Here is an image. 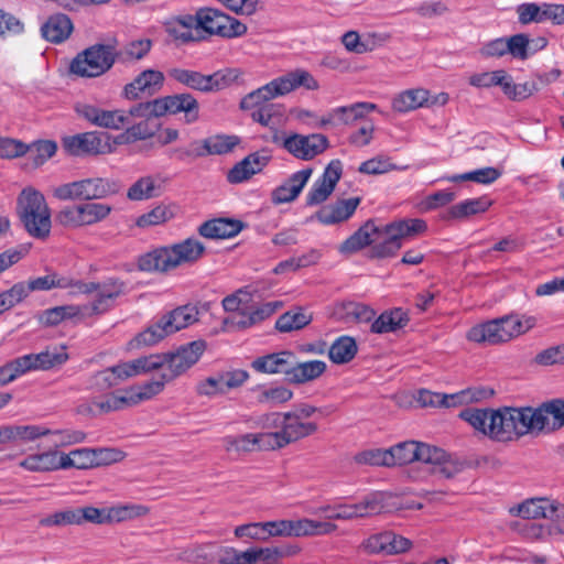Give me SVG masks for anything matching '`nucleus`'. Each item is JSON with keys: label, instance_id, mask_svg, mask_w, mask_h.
<instances>
[{"label": "nucleus", "instance_id": "nucleus-1", "mask_svg": "<svg viewBox=\"0 0 564 564\" xmlns=\"http://www.w3.org/2000/svg\"><path fill=\"white\" fill-rule=\"evenodd\" d=\"M459 417L492 441L510 442L527 434L550 433L564 426V400L553 399L538 408H468L459 413Z\"/></svg>", "mask_w": 564, "mask_h": 564}, {"label": "nucleus", "instance_id": "nucleus-2", "mask_svg": "<svg viewBox=\"0 0 564 564\" xmlns=\"http://www.w3.org/2000/svg\"><path fill=\"white\" fill-rule=\"evenodd\" d=\"M205 252V246L195 238H187L172 246L153 249L142 254L138 268L144 272L166 273L182 264L198 261Z\"/></svg>", "mask_w": 564, "mask_h": 564}, {"label": "nucleus", "instance_id": "nucleus-3", "mask_svg": "<svg viewBox=\"0 0 564 564\" xmlns=\"http://www.w3.org/2000/svg\"><path fill=\"white\" fill-rule=\"evenodd\" d=\"M299 87L315 90L319 86L310 72L297 68L276 77L262 87L249 93L241 99L240 108L243 110H254L262 105H267L269 100L285 96Z\"/></svg>", "mask_w": 564, "mask_h": 564}, {"label": "nucleus", "instance_id": "nucleus-4", "mask_svg": "<svg viewBox=\"0 0 564 564\" xmlns=\"http://www.w3.org/2000/svg\"><path fill=\"white\" fill-rule=\"evenodd\" d=\"M198 321V310L193 305H183L172 310L155 319L141 333L133 344L135 347L153 346L165 337L188 327Z\"/></svg>", "mask_w": 564, "mask_h": 564}, {"label": "nucleus", "instance_id": "nucleus-5", "mask_svg": "<svg viewBox=\"0 0 564 564\" xmlns=\"http://www.w3.org/2000/svg\"><path fill=\"white\" fill-rule=\"evenodd\" d=\"M127 284L119 278H107L100 292L93 293L89 303L83 305H61L59 311L63 319H85L98 316L110 311L116 301L126 293Z\"/></svg>", "mask_w": 564, "mask_h": 564}, {"label": "nucleus", "instance_id": "nucleus-6", "mask_svg": "<svg viewBox=\"0 0 564 564\" xmlns=\"http://www.w3.org/2000/svg\"><path fill=\"white\" fill-rule=\"evenodd\" d=\"M18 208L21 221L32 237H48L52 227L51 213L40 192L33 188L23 189L18 198Z\"/></svg>", "mask_w": 564, "mask_h": 564}, {"label": "nucleus", "instance_id": "nucleus-7", "mask_svg": "<svg viewBox=\"0 0 564 564\" xmlns=\"http://www.w3.org/2000/svg\"><path fill=\"white\" fill-rule=\"evenodd\" d=\"M117 57L118 52L112 44L96 43L73 58L69 70L84 78L99 77L112 68Z\"/></svg>", "mask_w": 564, "mask_h": 564}, {"label": "nucleus", "instance_id": "nucleus-8", "mask_svg": "<svg viewBox=\"0 0 564 564\" xmlns=\"http://www.w3.org/2000/svg\"><path fill=\"white\" fill-rule=\"evenodd\" d=\"M167 75L173 80L202 93L217 91L226 87L229 83L235 82L240 70L237 68H228L218 70L210 75H204L196 70L185 68H171Z\"/></svg>", "mask_w": 564, "mask_h": 564}, {"label": "nucleus", "instance_id": "nucleus-9", "mask_svg": "<svg viewBox=\"0 0 564 564\" xmlns=\"http://www.w3.org/2000/svg\"><path fill=\"white\" fill-rule=\"evenodd\" d=\"M117 184L107 178H85L63 184L54 189V196L61 200L99 199L117 193Z\"/></svg>", "mask_w": 564, "mask_h": 564}, {"label": "nucleus", "instance_id": "nucleus-10", "mask_svg": "<svg viewBox=\"0 0 564 564\" xmlns=\"http://www.w3.org/2000/svg\"><path fill=\"white\" fill-rule=\"evenodd\" d=\"M204 340H195L177 347L175 350L163 352L164 372L161 378L164 381H173L192 368L205 351Z\"/></svg>", "mask_w": 564, "mask_h": 564}, {"label": "nucleus", "instance_id": "nucleus-11", "mask_svg": "<svg viewBox=\"0 0 564 564\" xmlns=\"http://www.w3.org/2000/svg\"><path fill=\"white\" fill-rule=\"evenodd\" d=\"M199 32L204 31L209 35L235 39L245 35L248 31L246 24L216 9H199Z\"/></svg>", "mask_w": 564, "mask_h": 564}, {"label": "nucleus", "instance_id": "nucleus-12", "mask_svg": "<svg viewBox=\"0 0 564 564\" xmlns=\"http://www.w3.org/2000/svg\"><path fill=\"white\" fill-rule=\"evenodd\" d=\"M509 315H503L474 325L466 334L469 341L496 346L511 341L514 339Z\"/></svg>", "mask_w": 564, "mask_h": 564}, {"label": "nucleus", "instance_id": "nucleus-13", "mask_svg": "<svg viewBox=\"0 0 564 564\" xmlns=\"http://www.w3.org/2000/svg\"><path fill=\"white\" fill-rule=\"evenodd\" d=\"M384 228L386 241L373 248V254L377 258L393 256L401 248L402 238L422 234L427 226L423 219H405L389 224Z\"/></svg>", "mask_w": 564, "mask_h": 564}, {"label": "nucleus", "instance_id": "nucleus-14", "mask_svg": "<svg viewBox=\"0 0 564 564\" xmlns=\"http://www.w3.org/2000/svg\"><path fill=\"white\" fill-rule=\"evenodd\" d=\"M63 148L70 155H98L112 151L110 137L106 133L89 131L63 138Z\"/></svg>", "mask_w": 564, "mask_h": 564}, {"label": "nucleus", "instance_id": "nucleus-15", "mask_svg": "<svg viewBox=\"0 0 564 564\" xmlns=\"http://www.w3.org/2000/svg\"><path fill=\"white\" fill-rule=\"evenodd\" d=\"M74 109L78 117L96 127L119 130L129 124V115L126 110H107L87 102H77Z\"/></svg>", "mask_w": 564, "mask_h": 564}, {"label": "nucleus", "instance_id": "nucleus-16", "mask_svg": "<svg viewBox=\"0 0 564 564\" xmlns=\"http://www.w3.org/2000/svg\"><path fill=\"white\" fill-rule=\"evenodd\" d=\"M316 430L317 425L315 423L303 421L297 415L286 412L284 413L282 430L269 432V440L272 442L273 449L282 448L300 438L310 436Z\"/></svg>", "mask_w": 564, "mask_h": 564}, {"label": "nucleus", "instance_id": "nucleus-17", "mask_svg": "<svg viewBox=\"0 0 564 564\" xmlns=\"http://www.w3.org/2000/svg\"><path fill=\"white\" fill-rule=\"evenodd\" d=\"M518 516L524 519H551L564 533V505L547 498L528 499L518 506Z\"/></svg>", "mask_w": 564, "mask_h": 564}, {"label": "nucleus", "instance_id": "nucleus-18", "mask_svg": "<svg viewBox=\"0 0 564 564\" xmlns=\"http://www.w3.org/2000/svg\"><path fill=\"white\" fill-rule=\"evenodd\" d=\"M282 145L294 158L308 161L328 148V139L319 133L310 135L294 133L285 138Z\"/></svg>", "mask_w": 564, "mask_h": 564}, {"label": "nucleus", "instance_id": "nucleus-19", "mask_svg": "<svg viewBox=\"0 0 564 564\" xmlns=\"http://www.w3.org/2000/svg\"><path fill=\"white\" fill-rule=\"evenodd\" d=\"M384 232V227H378L372 220H368L338 247V251L341 254L348 256L358 252L367 246L372 245V248H375L380 242L386 241ZM371 251L373 252V249ZM372 256L376 257L373 253Z\"/></svg>", "mask_w": 564, "mask_h": 564}, {"label": "nucleus", "instance_id": "nucleus-20", "mask_svg": "<svg viewBox=\"0 0 564 564\" xmlns=\"http://www.w3.org/2000/svg\"><path fill=\"white\" fill-rule=\"evenodd\" d=\"M341 162L339 160L332 161L325 169L323 175L312 185L306 195V204L314 206L324 203L335 189L337 182L341 176Z\"/></svg>", "mask_w": 564, "mask_h": 564}, {"label": "nucleus", "instance_id": "nucleus-21", "mask_svg": "<svg viewBox=\"0 0 564 564\" xmlns=\"http://www.w3.org/2000/svg\"><path fill=\"white\" fill-rule=\"evenodd\" d=\"M164 75L160 70L145 69L140 73L131 83L123 88V95L127 99L135 100L152 96L162 88Z\"/></svg>", "mask_w": 564, "mask_h": 564}, {"label": "nucleus", "instance_id": "nucleus-22", "mask_svg": "<svg viewBox=\"0 0 564 564\" xmlns=\"http://www.w3.org/2000/svg\"><path fill=\"white\" fill-rule=\"evenodd\" d=\"M162 116L184 113L186 123H194L199 118V104L189 93L160 97Z\"/></svg>", "mask_w": 564, "mask_h": 564}, {"label": "nucleus", "instance_id": "nucleus-23", "mask_svg": "<svg viewBox=\"0 0 564 564\" xmlns=\"http://www.w3.org/2000/svg\"><path fill=\"white\" fill-rule=\"evenodd\" d=\"M281 306L282 303L279 301L267 302L261 305H254L249 301L248 308L245 313L230 315L225 319V324L227 326L245 329L270 317Z\"/></svg>", "mask_w": 564, "mask_h": 564}, {"label": "nucleus", "instance_id": "nucleus-24", "mask_svg": "<svg viewBox=\"0 0 564 564\" xmlns=\"http://www.w3.org/2000/svg\"><path fill=\"white\" fill-rule=\"evenodd\" d=\"M382 509L383 495L373 492L358 503H337V517L344 521L368 518L380 513Z\"/></svg>", "mask_w": 564, "mask_h": 564}, {"label": "nucleus", "instance_id": "nucleus-25", "mask_svg": "<svg viewBox=\"0 0 564 564\" xmlns=\"http://www.w3.org/2000/svg\"><path fill=\"white\" fill-rule=\"evenodd\" d=\"M269 432L248 433L240 436H226L223 440L227 452L247 453L254 449L272 451V442Z\"/></svg>", "mask_w": 564, "mask_h": 564}, {"label": "nucleus", "instance_id": "nucleus-26", "mask_svg": "<svg viewBox=\"0 0 564 564\" xmlns=\"http://www.w3.org/2000/svg\"><path fill=\"white\" fill-rule=\"evenodd\" d=\"M359 203L360 199L358 197L341 199L334 204L323 206L313 218L326 226L339 224L354 215Z\"/></svg>", "mask_w": 564, "mask_h": 564}, {"label": "nucleus", "instance_id": "nucleus-27", "mask_svg": "<svg viewBox=\"0 0 564 564\" xmlns=\"http://www.w3.org/2000/svg\"><path fill=\"white\" fill-rule=\"evenodd\" d=\"M293 364V352L283 350L254 359L252 368L261 373H284L289 376L290 367Z\"/></svg>", "mask_w": 564, "mask_h": 564}, {"label": "nucleus", "instance_id": "nucleus-28", "mask_svg": "<svg viewBox=\"0 0 564 564\" xmlns=\"http://www.w3.org/2000/svg\"><path fill=\"white\" fill-rule=\"evenodd\" d=\"M375 104L370 102H356L350 106H341L333 109L327 116L323 117L318 124H314V127H326L332 124L335 119H338L340 122L347 124L362 118L366 112L372 111L376 109Z\"/></svg>", "mask_w": 564, "mask_h": 564}, {"label": "nucleus", "instance_id": "nucleus-29", "mask_svg": "<svg viewBox=\"0 0 564 564\" xmlns=\"http://www.w3.org/2000/svg\"><path fill=\"white\" fill-rule=\"evenodd\" d=\"M242 229V223L234 219L217 218L203 223L198 232L209 239H227L237 236Z\"/></svg>", "mask_w": 564, "mask_h": 564}, {"label": "nucleus", "instance_id": "nucleus-30", "mask_svg": "<svg viewBox=\"0 0 564 564\" xmlns=\"http://www.w3.org/2000/svg\"><path fill=\"white\" fill-rule=\"evenodd\" d=\"M326 364L322 360L299 362L293 354V364L290 367L288 380L296 384L313 381L321 377L326 371Z\"/></svg>", "mask_w": 564, "mask_h": 564}, {"label": "nucleus", "instance_id": "nucleus-31", "mask_svg": "<svg viewBox=\"0 0 564 564\" xmlns=\"http://www.w3.org/2000/svg\"><path fill=\"white\" fill-rule=\"evenodd\" d=\"M72 31L73 23L65 14L52 15L41 26L42 36L52 43L65 41L70 35Z\"/></svg>", "mask_w": 564, "mask_h": 564}, {"label": "nucleus", "instance_id": "nucleus-32", "mask_svg": "<svg viewBox=\"0 0 564 564\" xmlns=\"http://www.w3.org/2000/svg\"><path fill=\"white\" fill-rule=\"evenodd\" d=\"M409 317L401 308H394L381 313L370 325V332L373 334H387L404 327Z\"/></svg>", "mask_w": 564, "mask_h": 564}, {"label": "nucleus", "instance_id": "nucleus-33", "mask_svg": "<svg viewBox=\"0 0 564 564\" xmlns=\"http://www.w3.org/2000/svg\"><path fill=\"white\" fill-rule=\"evenodd\" d=\"M491 204L492 202L487 196L465 199L453 205L444 218L447 220L465 219L469 216L485 213Z\"/></svg>", "mask_w": 564, "mask_h": 564}, {"label": "nucleus", "instance_id": "nucleus-34", "mask_svg": "<svg viewBox=\"0 0 564 564\" xmlns=\"http://www.w3.org/2000/svg\"><path fill=\"white\" fill-rule=\"evenodd\" d=\"M53 278L54 289L69 290L70 295H91L93 293L100 292L104 285V280L100 282H84L70 275L59 274L57 272H53Z\"/></svg>", "mask_w": 564, "mask_h": 564}, {"label": "nucleus", "instance_id": "nucleus-35", "mask_svg": "<svg viewBox=\"0 0 564 564\" xmlns=\"http://www.w3.org/2000/svg\"><path fill=\"white\" fill-rule=\"evenodd\" d=\"M59 462V453L56 451H48L40 454L29 455L23 460H21L19 465L29 471L44 473L62 469Z\"/></svg>", "mask_w": 564, "mask_h": 564}, {"label": "nucleus", "instance_id": "nucleus-36", "mask_svg": "<svg viewBox=\"0 0 564 564\" xmlns=\"http://www.w3.org/2000/svg\"><path fill=\"white\" fill-rule=\"evenodd\" d=\"M429 91L423 88L409 89L393 98L392 108L398 112H408L427 105Z\"/></svg>", "mask_w": 564, "mask_h": 564}, {"label": "nucleus", "instance_id": "nucleus-37", "mask_svg": "<svg viewBox=\"0 0 564 564\" xmlns=\"http://www.w3.org/2000/svg\"><path fill=\"white\" fill-rule=\"evenodd\" d=\"M312 319V314L302 307H296L282 314L275 322V328L280 333H290L304 328Z\"/></svg>", "mask_w": 564, "mask_h": 564}, {"label": "nucleus", "instance_id": "nucleus-38", "mask_svg": "<svg viewBox=\"0 0 564 564\" xmlns=\"http://www.w3.org/2000/svg\"><path fill=\"white\" fill-rule=\"evenodd\" d=\"M162 186L155 177L148 175L140 177L128 189L127 196L131 200H144L160 196Z\"/></svg>", "mask_w": 564, "mask_h": 564}, {"label": "nucleus", "instance_id": "nucleus-39", "mask_svg": "<svg viewBox=\"0 0 564 564\" xmlns=\"http://www.w3.org/2000/svg\"><path fill=\"white\" fill-rule=\"evenodd\" d=\"M32 366L35 370H48L56 366L65 364L68 355L64 347L47 348L39 354H30Z\"/></svg>", "mask_w": 564, "mask_h": 564}, {"label": "nucleus", "instance_id": "nucleus-40", "mask_svg": "<svg viewBox=\"0 0 564 564\" xmlns=\"http://www.w3.org/2000/svg\"><path fill=\"white\" fill-rule=\"evenodd\" d=\"M417 458L416 462L440 466V471L446 478H451L454 471L448 466L444 465L446 462V454L443 449L417 442Z\"/></svg>", "mask_w": 564, "mask_h": 564}, {"label": "nucleus", "instance_id": "nucleus-41", "mask_svg": "<svg viewBox=\"0 0 564 564\" xmlns=\"http://www.w3.org/2000/svg\"><path fill=\"white\" fill-rule=\"evenodd\" d=\"M124 379H128V376L123 365L120 364L95 373L90 386L97 391H105L119 384Z\"/></svg>", "mask_w": 564, "mask_h": 564}, {"label": "nucleus", "instance_id": "nucleus-42", "mask_svg": "<svg viewBox=\"0 0 564 564\" xmlns=\"http://www.w3.org/2000/svg\"><path fill=\"white\" fill-rule=\"evenodd\" d=\"M59 466L62 469L75 467L78 469H86L95 466L96 449L78 448L72 451L69 454H59Z\"/></svg>", "mask_w": 564, "mask_h": 564}, {"label": "nucleus", "instance_id": "nucleus-43", "mask_svg": "<svg viewBox=\"0 0 564 564\" xmlns=\"http://www.w3.org/2000/svg\"><path fill=\"white\" fill-rule=\"evenodd\" d=\"M358 347L352 337L340 336L329 347L328 356L334 364L341 365L354 359Z\"/></svg>", "mask_w": 564, "mask_h": 564}, {"label": "nucleus", "instance_id": "nucleus-44", "mask_svg": "<svg viewBox=\"0 0 564 564\" xmlns=\"http://www.w3.org/2000/svg\"><path fill=\"white\" fill-rule=\"evenodd\" d=\"M128 378L154 370L164 372L163 354L140 357L129 362L122 364Z\"/></svg>", "mask_w": 564, "mask_h": 564}, {"label": "nucleus", "instance_id": "nucleus-45", "mask_svg": "<svg viewBox=\"0 0 564 564\" xmlns=\"http://www.w3.org/2000/svg\"><path fill=\"white\" fill-rule=\"evenodd\" d=\"M130 404H132L130 397L109 394L102 400L94 399L89 403L87 412L91 415H98L122 410Z\"/></svg>", "mask_w": 564, "mask_h": 564}, {"label": "nucleus", "instance_id": "nucleus-46", "mask_svg": "<svg viewBox=\"0 0 564 564\" xmlns=\"http://www.w3.org/2000/svg\"><path fill=\"white\" fill-rule=\"evenodd\" d=\"M79 512L77 508H66L42 517L39 525L43 528L79 525Z\"/></svg>", "mask_w": 564, "mask_h": 564}, {"label": "nucleus", "instance_id": "nucleus-47", "mask_svg": "<svg viewBox=\"0 0 564 564\" xmlns=\"http://www.w3.org/2000/svg\"><path fill=\"white\" fill-rule=\"evenodd\" d=\"M159 129L156 120H141L126 129L119 139L126 142H134L138 140H145L153 137Z\"/></svg>", "mask_w": 564, "mask_h": 564}, {"label": "nucleus", "instance_id": "nucleus-48", "mask_svg": "<svg viewBox=\"0 0 564 564\" xmlns=\"http://www.w3.org/2000/svg\"><path fill=\"white\" fill-rule=\"evenodd\" d=\"M240 142L237 135L216 134L206 138L208 155H223L231 152Z\"/></svg>", "mask_w": 564, "mask_h": 564}, {"label": "nucleus", "instance_id": "nucleus-49", "mask_svg": "<svg viewBox=\"0 0 564 564\" xmlns=\"http://www.w3.org/2000/svg\"><path fill=\"white\" fill-rule=\"evenodd\" d=\"M127 113L129 115V119H131V117H135L141 118L142 120H156L159 117H162L160 98L139 102L132 106ZM130 123L131 120H129V124Z\"/></svg>", "mask_w": 564, "mask_h": 564}, {"label": "nucleus", "instance_id": "nucleus-50", "mask_svg": "<svg viewBox=\"0 0 564 564\" xmlns=\"http://www.w3.org/2000/svg\"><path fill=\"white\" fill-rule=\"evenodd\" d=\"M417 442L408 441L390 447V458L393 465H404L416 462Z\"/></svg>", "mask_w": 564, "mask_h": 564}, {"label": "nucleus", "instance_id": "nucleus-51", "mask_svg": "<svg viewBox=\"0 0 564 564\" xmlns=\"http://www.w3.org/2000/svg\"><path fill=\"white\" fill-rule=\"evenodd\" d=\"M83 226L93 225L105 219L111 212V206L102 203L80 205Z\"/></svg>", "mask_w": 564, "mask_h": 564}, {"label": "nucleus", "instance_id": "nucleus-52", "mask_svg": "<svg viewBox=\"0 0 564 564\" xmlns=\"http://www.w3.org/2000/svg\"><path fill=\"white\" fill-rule=\"evenodd\" d=\"M355 459L358 464L372 466H393V459L390 458V448L364 451L357 454Z\"/></svg>", "mask_w": 564, "mask_h": 564}, {"label": "nucleus", "instance_id": "nucleus-53", "mask_svg": "<svg viewBox=\"0 0 564 564\" xmlns=\"http://www.w3.org/2000/svg\"><path fill=\"white\" fill-rule=\"evenodd\" d=\"M28 296L24 283H15L10 290L0 293V314L10 310Z\"/></svg>", "mask_w": 564, "mask_h": 564}, {"label": "nucleus", "instance_id": "nucleus-54", "mask_svg": "<svg viewBox=\"0 0 564 564\" xmlns=\"http://www.w3.org/2000/svg\"><path fill=\"white\" fill-rule=\"evenodd\" d=\"M517 12L522 24L539 23L547 20L546 2H544L542 8L535 3H522L518 7Z\"/></svg>", "mask_w": 564, "mask_h": 564}, {"label": "nucleus", "instance_id": "nucleus-55", "mask_svg": "<svg viewBox=\"0 0 564 564\" xmlns=\"http://www.w3.org/2000/svg\"><path fill=\"white\" fill-rule=\"evenodd\" d=\"M147 512L148 509L145 507L137 505L107 508V523L124 521L143 516Z\"/></svg>", "mask_w": 564, "mask_h": 564}, {"label": "nucleus", "instance_id": "nucleus-56", "mask_svg": "<svg viewBox=\"0 0 564 564\" xmlns=\"http://www.w3.org/2000/svg\"><path fill=\"white\" fill-rule=\"evenodd\" d=\"M539 89L540 86L534 80L525 82L522 84H514L510 79L509 84L505 85V95H507L512 100L520 101L529 98Z\"/></svg>", "mask_w": 564, "mask_h": 564}, {"label": "nucleus", "instance_id": "nucleus-57", "mask_svg": "<svg viewBox=\"0 0 564 564\" xmlns=\"http://www.w3.org/2000/svg\"><path fill=\"white\" fill-rule=\"evenodd\" d=\"M48 435L53 436L52 444L55 447H64L74 444H78L85 441L86 434L79 430H55L52 431Z\"/></svg>", "mask_w": 564, "mask_h": 564}, {"label": "nucleus", "instance_id": "nucleus-58", "mask_svg": "<svg viewBox=\"0 0 564 564\" xmlns=\"http://www.w3.org/2000/svg\"><path fill=\"white\" fill-rule=\"evenodd\" d=\"M507 48L508 54L516 59L529 58V35L519 33L507 37Z\"/></svg>", "mask_w": 564, "mask_h": 564}, {"label": "nucleus", "instance_id": "nucleus-59", "mask_svg": "<svg viewBox=\"0 0 564 564\" xmlns=\"http://www.w3.org/2000/svg\"><path fill=\"white\" fill-rule=\"evenodd\" d=\"M152 42L148 39H141L128 43L123 50L118 53L122 61L142 59L151 50Z\"/></svg>", "mask_w": 564, "mask_h": 564}, {"label": "nucleus", "instance_id": "nucleus-60", "mask_svg": "<svg viewBox=\"0 0 564 564\" xmlns=\"http://www.w3.org/2000/svg\"><path fill=\"white\" fill-rule=\"evenodd\" d=\"M278 115H281L279 106L267 104L252 110L251 118L263 127L273 128L276 124L275 117Z\"/></svg>", "mask_w": 564, "mask_h": 564}, {"label": "nucleus", "instance_id": "nucleus-61", "mask_svg": "<svg viewBox=\"0 0 564 564\" xmlns=\"http://www.w3.org/2000/svg\"><path fill=\"white\" fill-rule=\"evenodd\" d=\"M57 150L56 143L53 141H37L28 147V152L33 156L36 165L43 164L47 159L52 158Z\"/></svg>", "mask_w": 564, "mask_h": 564}, {"label": "nucleus", "instance_id": "nucleus-62", "mask_svg": "<svg viewBox=\"0 0 564 564\" xmlns=\"http://www.w3.org/2000/svg\"><path fill=\"white\" fill-rule=\"evenodd\" d=\"M196 391L199 395L214 397L217 394H226V388L221 377V372L210 376L197 384Z\"/></svg>", "mask_w": 564, "mask_h": 564}, {"label": "nucleus", "instance_id": "nucleus-63", "mask_svg": "<svg viewBox=\"0 0 564 564\" xmlns=\"http://www.w3.org/2000/svg\"><path fill=\"white\" fill-rule=\"evenodd\" d=\"M388 531L371 534L366 539L361 546L368 554L389 555Z\"/></svg>", "mask_w": 564, "mask_h": 564}, {"label": "nucleus", "instance_id": "nucleus-64", "mask_svg": "<svg viewBox=\"0 0 564 564\" xmlns=\"http://www.w3.org/2000/svg\"><path fill=\"white\" fill-rule=\"evenodd\" d=\"M292 395L293 392L290 389L285 387H275L262 390L258 395V401L260 403L275 405L289 401Z\"/></svg>", "mask_w": 564, "mask_h": 564}]
</instances>
